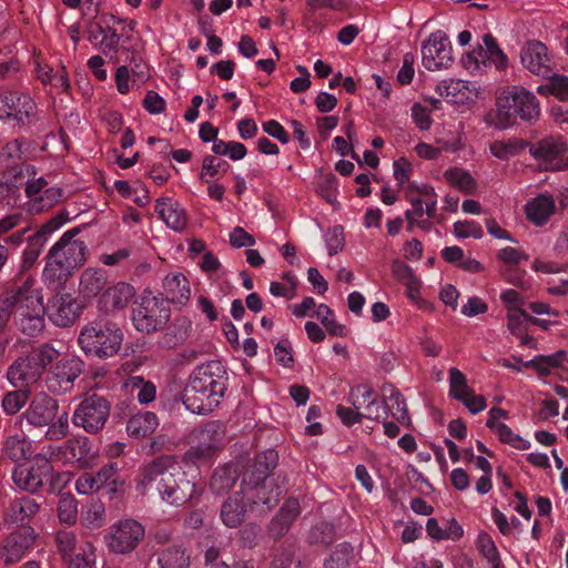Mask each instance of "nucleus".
Listing matches in <instances>:
<instances>
[{"label":"nucleus","mask_w":568,"mask_h":568,"mask_svg":"<svg viewBox=\"0 0 568 568\" xmlns=\"http://www.w3.org/2000/svg\"><path fill=\"white\" fill-rule=\"evenodd\" d=\"M500 275L505 282L519 288H528L529 283L526 281V271L518 265L504 266L500 270Z\"/></svg>","instance_id":"864d4df0"},{"label":"nucleus","mask_w":568,"mask_h":568,"mask_svg":"<svg viewBox=\"0 0 568 568\" xmlns=\"http://www.w3.org/2000/svg\"><path fill=\"white\" fill-rule=\"evenodd\" d=\"M84 363L75 356H60L48 365L43 374L47 389L53 394H64L73 389L74 382L84 371Z\"/></svg>","instance_id":"1a4fd4ad"},{"label":"nucleus","mask_w":568,"mask_h":568,"mask_svg":"<svg viewBox=\"0 0 568 568\" xmlns=\"http://www.w3.org/2000/svg\"><path fill=\"white\" fill-rule=\"evenodd\" d=\"M316 318L332 336L344 337L347 334L345 325L337 323L333 317V311L325 304H321L315 312Z\"/></svg>","instance_id":"c03bdc74"},{"label":"nucleus","mask_w":568,"mask_h":568,"mask_svg":"<svg viewBox=\"0 0 568 568\" xmlns=\"http://www.w3.org/2000/svg\"><path fill=\"white\" fill-rule=\"evenodd\" d=\"M79 232V227L64 232L49 251L52 254V257L63 261L75 270L85 263L88 254L85 243L74 239Z\"/></svg>","instance_id":"a211bd4d"},{"label":"nucleus","mask_w":568,"mask_h":568,"mask_svg":"<svg viewBox=\"0 0 568 568\" xmlns=\"http://www.w3.org/2000/svg\"><path fill=\"white\" fill-rule=\"evenodd\" d=\"M385 408H386V410H389L393 418L397 423L402 424L403 426L404 425L412 426L410 419H409V416L407 413V406H406L403 395H399L398 399L394 398L393 403L385 404Z\"/></svg>","instance_id":"052dcab7"},{"label":"nucleus","mask_w":568,"mask_h":568,"mask_svg":"<svg viewBox=\"0 0 568 568\" xmlns=\"http://www.w3.org/2000/svg\"><path fill=\"white\" fill-rule=\"evenodd\" d=\"M34 284L36 280L29 275L9 288V294L14 295L13 323L20 332L31 337L43 331L47 314L42 296Z\"/></svg>","instance_id":"7ed1b4c3"},{"label":"nucleus","mask_w":568,"mask_h":568,"mask_svg":"<svg viewBox=\"0 0 568 568\" xmlns=\"http://www.w3.org/2000/svg\"><path fill=\"white\" fill-rule=\"evenodd\" d=\"M277 462V452L267 449L260 453L253 465L244 473L241 494L244 495L250 510H256L260 514L267 513L277 505L281 497L286 493V489L275 484L273 479L267 480Z\"/></svg>","instance_id":"f257e3e1"},{"label":"nucleus","mask_w":568,"mask_h":568,"mask_svg":"<svg viewBox=\"0 0 568 568\" xmlns=\"http://www.w3.org/2000/svg\"><path fill=\"white\" fill-rule=\"evenodd\" d=\"M24 139H14L7 142L0 151V165L2 169L12 168V165H22V145Z\"/></svg>","instance_id":"ea45409f"},{"label":"nucleus","mask_w":568,"mask_h":568,"mask_svg":"<svg viewBox=\"0 0 568 568\" xmlns=\"http://www.w3.org/2000/svg\"><path fill=\"white\" fill-rule=\"evenodd\" d=\"M45 448L52 460L72 464L78 468L89 467L97 457V450H93L85 436H75L62 444L51 443Z\"/></svg>","instance_id":"9d476101"},{"label":"nucleus","mask_w":568,"mask_h":568,"mask_svg":"<svg viewBox=\"0 0 568 568\" xmlns=\"http://www.w3.org/2000/svg\"><path fill=\"white\" fill-rule=\"evenodd\" d=\"M239 476L240 470L236 465L225 464L214 470L210 481V489L216 495H223L233 487Z\"/></svg>","instance_id":"72a5a7b5"},{"label":"nucleus","mask_w":568,"mask_h":568,"mask_svg":"<svg viewBox=\"0 0 568 568\" xmlns=\"http://www.w3.org/2000/svg\"><path fill=\"white\" fill-rule=\"evenodd\" d=\"M446 181L464 193H471L476 187L475 179L465 170L450 168L444 174Z\"/></svg>","instance_id":"79ce46f5"},{"label":"nucleus","mask_w":568,"mask_h":568,"mask_svg":"<svg viewBox=\"0 0 568 568\" xmlns=\"http://www.w3.org/2000/svg\"><path fill=\"white\" fill-rule=\"evenodd\" d=\"M7 123L12 126H24L31 122L37 105L31 97L19 91L6 92Z\"/></svg>","instance_id":"412c9836"},{"label":"nucleus","mask_w":568,"mask_h":568,"mask_svg":"<svg viewBox=\"0 0 568 568\" xmlns=\"http://www.w3.org/2000/svg\"><path fill=\"white\" fill-rule=\"evenodd\" d=\"M351 395L353 405L357 410L364 409L367 404L377 400L375 392L367 385H357L352 389Z\"/></svg>","instance_id":"13d9d810"},{"label":"nucleus","mask_w":568,"mask_h":568,"mask_svg":"<svg viewBox=\"0 0 568 568\" xmlns=\"http://www.w3.org/2000/svg\"><path fill=\"white\" fill-rule=\"evenodd\" d=\"M29 397V390L19 389L8 393L3 400L2 407L8 414H16L27 403Z\"/></svg>","instance_id":"5fc2aeb1"},{"label":"nucleus","mask_w":568,"mask_h":568,"mask_svg":"<svg viewBox=\"0 0 568 568\" xmlns=\"http://www.w3.org/2000/svg\"><path fill=\"white\" fill-rule=\"evenodd\" d=\"M102 22L105 24V33L99 43V48L103 53L112 52L116 54L119 52L120 42L124 38V33H119L111 23H124V20L111 14L103 17Z\"/></svg>","instance_id":"f704fd0d"},{"label":"nucleus","mask_w":568,"mask_h":568,"mask_svg":"<svg viewBox=\"0 0 568 568\" xmlns=\"http://www.w3.org/2000/svg\"><path fill=\"white\" fill-rule=\"evenodd\" d=\"M337 417L345 425H353L362 422V417L379 422L383 416H387V410L382 402L375 400L373 404H367L363 412H355L351 407L337 405L335 410Z\"/></svg>","instance_id":"c756f323"},{"label":"nucleus","mask_w":568,"mask_h":568,"mask_svg":"<svg viewBox=\"0 0 568 568\" xmlns=\"http://www.w3.org/2000/svg\"><path fill=\"white\" fill-rule=\"evenodd\" d=\"M521 62L531 73L540 77H549L552 71L547 47L539 41L528 43L521 51Z\"/></svg>","instance_id":"b1692460"},{"label":"nucleus","mask_w":568,"mask_h":568,"mask_svg":"<svg viewBox=\"0 0 568 568\" xmlns=\"http://www.w3.org/2000/svg\"><path fill=\"white\" fill-rule=\"evenodd\" d=\"M499 440L515 449L526 450L530 448V442L513 432L511 428H495Z\"/></svg>","instance_id":"4d7b16f0"},{"label":"nucleus","mask_w":568,"mask_h":568,"mask_svg":"<svg viewBox=\"0 0 568 568\" xmlns=\"http://www.w3.org/2000/svg\"><path fill=\"white\" fill-rule=\"evenodd\" d=\"M59 356L60 351L51 343L34 346L9 366L7 378L14 387L29 388L41 379L48 365L54 363Z\"/></svg>","instance_id":"20e7f679"},{"label":"nucleus","mask_w":568,"mask_h":568,"mask_svg":"<svg viewBox=\"0 0 568 568\" xmlns=\"http://www.w3.org/2000/svg\"><path fill=\"white\" fill-rule=\"evenodd\" d=\"M75 268L59 258L52 257L49 252L43 268L42 278L45 285L55 292L64 288L68 280L73 275Z\"/></svg>","instance_id":"bb28decb"},{"label":"nucleus","mask_w":568,"mask_h":568,"mask_svg":"<svg viewBox=\"0 0 568 568\" xmlns=\"http://www.w3.org/2000/svg\"><path fill=\"white\" fill-rule=\"evenodd\" d=\"M47 315L49 320L59 327L72 325L82 312V303L70 293H60V291L49 300Z\"/></svg>","instance_id":"f3484780"},{"label":"nucleus","mask_w":568,"mask_h":568,"mask_svg":"<svg viewBox=\"0 0 568 568\" xmlns=\"http://www.w3.org/2000/svg\"><path fill=\"white\" fill-rule=\"evenodd\" d=\"M62 196V190L60 187L51 186L45 187L38 200L33 202H26L27 209L32 214L41 213L52 207Z\"/></svg>","instance_id":"a19ab883"},{"label":"nucleus","mask_w":568,"mask_h":568,"mask_svg":"<svg viewBox=\"0 0 568 568\" xmlns=\"http://www.w3.org/2000/svg\"><path fill=\"white\" fill-rule=\"evenodd\" d=\"M40 511V504L29 497L14 498L2 510V520L7 526H33V520Z\"/></svg>","instance_id":"aec40b11"},{"label":"nucleus","mask_w":568,"mask_h":568,"mask_svg":"<svg viewBox=\"0 0 568 568\" xmlns=\"http://www.w3.org/2000/svg\"><path fill=\"white\" fill-rule=\"evenodd\" d=\"M135 290L132 285L121 282L109 287L103 294L105 304H111L113 308H124L134 296Z\"/></svg>","instance_id":"e433bc0d"},{"label":"nucleus","mask_w":568,"mask_h":568,"mask_svg":"<svg viewBox=\"0 0 568 568\" xmlns=\"http://www.w3.org/2000/svg\"><path fill=\"white\" fill-rule=\"evenodd\" d=\"M156 561L160 568H187L190 557L185 555L184 549L173 546L159 551Z\"/></svg>","instance_id":"4c0bfd02"},{"label":"nucleus","mask_w":568,"mask_h":568,"mask_svg":"<svg viewBox=\"0 0 568 568\" xmlns=\"http://www.w3.org/2000/svg\"><path fill=\"white\" fill-rule=\"evenodd\" d=\"M105 276L102 270L87 268L80 278V288L87 296H95L105 285Z\"/></svg>","instance_id":"58836bf2"},{"label":"nucleus","mask_w":568,"mask_h":568,"mask_svg":"<svg viewBox=\"0 0 568 568\" xmlns=\"http://www.w3.org/2000/svg\"><path fill=\"white\" fill-rule=\"evenodd\" d=\"M422 63L429 71L448 68L453 62L452 45L443 31L433 32L422 44Z\"/></svg>","instance_id":"dca6fc26"},{"label":"nucleus","mask_w":568,"mask_h":568,"mask_svg":"<svg viewBox=\"0 0 568 568\" xmlns=\"http://www.w3.org/2000/svg\"><path fill=\"white\" fill-rule=\"evenodd\" d=\"M529 153L545 171L568 170V144L561 138H545L529 143Z\"/></svg>","instance_id":"f8f14e48"},{"label":"nucleus","mask_w":568,"mask_h":568,"mask_svg":"<svg viewBox=\"0 0 568 568\" xmlns=\"http://www.w3.org/2000/svg\"><path fill=\"white\" fill-rule=\"evenodd\" d=\"M122 463L118 460L109 462L101 467L97 473H92L94 481H97L98 489L106 488L110 493H115L119 487L124 485V479L120 476Z\"/></svg>","instance_id":"473e14b6"},{"label":"nucleus","mask_w":568,"mask_h":568,"mask_svg":"<svg viewBox=\"0 0 568 568\" xmlns=\"http://www.w3.org/2000/svg\"><path fill=\"white\" fill-rule=\"evenodd\" d=\"M67 221L68 217L63 212H61L51 217L40 227V230L28 237L27 247L22 254L24 267H31L37 262L50 235L60 229Z\"/></svg>","instance_id":"6ab92c4d"},{"label":"nucleus","mask_w":568,"mask_h":568,"mask_svg":"<svg viewBox=\"0 0 568 568\" xmlns=\"http://www.w3.org/2000/svg\"><path fill=\"white\" fill-rule=\"evenodd\" d=\"M166 102L155 91L150 90L143 99V108L151 114H160L165 110Z\"/></svg>","instance_id":"338daca9"},{"label":"nucleus","mask_w":568,"mask_h":568,"mask_svg":"<svg viewBox=\"0 0 568 568\" xmlns=\"http://www.w3.org/2000/svg\"><path fill=\"white\" fill-rule=\"evenodd\" d=\"M38 534L33 526L14 528L3 539L0 547V560L4 565H12L23 559L33 548Z\"/></svg>","instance_id":"4468645a"},{"label":"nucleus","mask_w":568,"mask_h":568,"mask_svg":"<svg viewBox=\"0 0 568 568\" xmlns=\"http://www.w3.org/2000/svg\"><path fill=\"white\" fill-rule=\"evenodd\" d=\"M554 97L560 101L568 102V77L551 71Z\"/></svg>","instance_id":"774afa93"},{"label":"nucleus","mask_w":568,"mask_h":568,"mask_svg":"<svg viewBox=\"0 0 568 568\" xmlns=\"http://www.w3.org/2000/svg\"><path fill=\"white\" fill-rule=\"evenodd\" d=\"M230 168L231 165L227 161L217 159L214 155H206L202 162L201 180L207 183L209 179H219L221 175L225 174Z\"/></svg>","instance_id":"37998d69"},{"label":"nucleus","mask_w":568,"mask_h":568,"mask_svg":"<svg viewBox=\"0 0 568 568\" xmlns=\"http://www.w3.org/2000/svg\"><path fill=\"white\" fill-rule=\"evenodd\" d=\"M317 191L329 204L337 202L338 180L334 174L324 175L317 185Z\"/></svg>","instance_id":"3c124183"},{"label":"nucleus","mask_w":568,"mask_h":568,"mask_svg":"<svg viewBox=\"0 0 568 568\" xmlns=\"http://www.w3.org/2000/svg\"><path fill=\"white\" fill-rule=\"evenodd\" d=\"M52 459L50 458L45 446L42 453L38 454L30 463L18 465L12 471L14 484L29 493H36L47 483L51 489L55 488V480L60 479V475H54Z\"/></svg>","instance_id":"6e6552de"},{"label":"nucleus","mask_w":568,"mask_h":568,"mask_svg":"<svg viewBox=\"0 0 568 568\" xmlns=\"http://www.w3.org/2000/svg\"><path fill=\"white\" fill-rule=\"evenodd\" d=\"M0 179L7 182L9 186L21 191V187L24 184L22 165H12V168L3 169Z\"/></svg>","instance_id":"69168bd1"},{"label":"nucleus","mask_w":568,"mask_h":568,"mask_svg":"<svg viewBox=\"0 0 568 568\" xmlns=\"http://www.w3.org/2000/svg\"><path fill=\"white\" fill-rule=\"evenodd\" d=\"M326 247L329 255H335L344 247V229L342 225H335L325 234Z\"/></svg>","instance_id":"bf43d9fd"},{"label":"nucleus","mask_w":568,"mask_h":568,"mask_svg":"<svg viewBox=\"0 0 568 568\" xmlns=\"http://www.w3.org/2000/svg\"><path fill=\"white\" fill-rule=\"evenodd\" d=\"M162 297L170 304L184 306L191 296L190 283L182 273H169L162 283Z\"/></svg>","instance_id":"393cba45"},{"label":"nucleus","mask_w":568,"mask_h":568,"mask_svg":"<svg viewBox=\"0 0 568 568\" xmlns=\"http://www.w3.org/2000/svg\"><path fill=\"white\" fill-rule=\"evenodd\" d=\"M410 191H416L420 195L425 213L429 219H437V194L432 186L423 185L418 186L415 183L409 184Z\"/></svg>","instance_id":"de8ad7c7"},{"label":"nucleus","mask_w":568,"mask_h":568,"mask_svg":"<svg viewBox=\"0 0 568 568\" xmlns=\"http://www.w3.org/2000/svg\"><path fill=\"white\" fill-rule=\"evenodd\" d=\"M477 546L480 554L493 564L495 567H498L500 564L499 552L497 547L490 536L486 532L479 534L477 538Z\"/></svg>","instance_id":"603ef678"},{"label":"nucleus","mask_w":568,"mask_h":568,"mask_svg":"<svg viewBox=\"0 0 568 568\" xmlns=\"http://www.w3.org/2000/svg\"><path fill=\"white\" fill-rule=\"evenodd\" d=\"M109 410V403L103 397L85 398L73 414V426H103Z\"/></svg>","instance_id":"4be33fe9"},{"label":"nucleus","mask_w":568,"mask_h":568,"mask_svg":"<svg viewBox=\"0 0 568 568\" xmlns=\"http://www.w3.org/2000/svg\"><path fill=\"white\" fill-rule=\"evenodd\" d=\"M300 513L301 506L298 500L296 498H288L281 507L276 517L281 518L283 523L291 527L294 520L298 517Z\"/></svg>","instance_id":"e2e57ef3"},{"label":"nucleus","mask_w":568,"mask_h":568,"mask_svg":"<svg viewBox=\"0 0 568 568\" xmlns=\"http://www.w3.org/2000/svg\"><path fill=\"white\" fill-rule=\"evenodd\" d=\"M55 545L58 551L61 554L63 561L74 557L77 549V538L72 531L59 530L55 534Z\"/></svg>","instance_id":"8fccbe9b"},{"label":"nucleus","mask_w":568,"mask_h":568,"mask_svg":"<svg viewBox=\"0 0 568 568\" xmlns=\"http://www.w3.org/2000/svg\"><path fill=\"white\" fill-rule=\"evenodd\" d=\"M168 480L159 495L163 501L170 505L182 506L197 499L202 493V489L197 488L193 479L189 478L179 465Z\"/></svg>","instance_id":"2eb2a0df"},{"label":"nucleus","mask_w":568,"mask_h":568,"mask_svg":"<svg viewBox=\"0 0 568 568\" xmlns=\"http://www.w3.org/2000/svg\"><path fill=\"white\" fill-rule=\"evenodd\" d=\"M57 414V400L40 393L32 399L27 417L31 426H49L55 419Z\"/></svg>","instance_id":"a878e982"},{"label":"nucleus","mask_w":568,"mask_h":568,"mask_svg":"<svg viewBox=\"0 0 568 568\" xmlns=\"http://www.w3.org/2000/svg\"><path fill=\"white\" fill-rule=\"evenodd\" d=\"M123 333L119 325L108 320H99L85 325L78 337V344L88 356L108 358L121 347Z\"/></svg>","instance_id":"39448f33"},{"label":"nucleus","mask_w":568,"mask_h":568,"mask_svg":"<svg viewBox=\"0 0 568 568\" xmlns=\"http://www.w3.org/2000/svg\"><path fill=\"white\" fill-rule=\"evenodd\" d=\"M539 115V100L523 87H514L497 99V126L499 129L511 126L518 119L532 123Z\"/></svg>","instance_id":"423d86ee"},{"label":"nucleus","mask_w":568,"mask_h":568,"mask_svg":"<svg viewBox=\"0 0 568 568\" xmlns=\"http://www.w3.org/2000/svg\"><path fill=\"white\" fill-rule=\"evenodd\" d=\"M334 540V527L328 523H320L312 529L310 534L311 544H321L328 546Z\"/></svg>","instance_id":"6e6d98bb"},{"label":"nucleus","mask_w":568,"mask_h":568,"mask_svg":"<svg viewBox=\"0 0 568 568\" xmlns=\"http://www.w3.org/2000/svg\"><path fill=\"white\" fill-rule=\"evenodd\" d=\"M132 438H141L140 449L145 454H155L163 449H170L174 443L171 438L158 432V428H126Z\"/></svg>","instance_id":"cd10ccee"},{"label":"nucleus","mask_w":568,"mask_h":568,"mask_svg":"<svg viewBox=\"0 0 568 568\" xmlns=\"http://www.w3.org/2000/svg\"><path fill=\"white\" fill-rule=\"evenodd\" d=\"M155 212L161 220L174 231H182L186 226V213L181 204L172 197L158 199L155 202Z\"/></svg>","instance_id":"c85d7f7f"},{"label":"nucleus","mask_w":568,"mask_h":568,"mask_svg":"<svg viewBox=\"0 0 568 568\" xmlns=\"http://www.w3.org/2000/svg\"><path fill=\"white\" fill-rule=\"evenodd\" d=\"M171 317V308L162 294L144 291L135 297L131 311L132 324L136 331L151 334L165 327Z\"/></svg>","instance_id":"0eeeda50"},{"label":"nucleus","mask_w":568,"mask_h":568,"mask_svg":"<svg viewBox=\"0 0 568 568\" xmlns=\"http://www.w3.org/2000/svg\"><path fill=\"white\" fill-rule=\"evenodd\" d=\"M555 200L550 194H539L526 204L527 217L536 225H544L555 213Z\"/></svg>","instance_id":"2f4dec72"},{"label":"nucleus","mask_w":568,"mask_h":568,"mask_svg":"<svg viewBox=\"0 0 568 568\" xmlns=\"http://www.w3.org/2000/svg\"><path fill=\"white\" fill-rule=\"evenodd\" d=\"M58 517L62 524L73 525L78 518V503L70 493L61 494L58 504Z\"/></svg>","instance_id":"a18cd8bd"},{"label":"nucleus","mask_w":568,"mask_h":568,"mask_svg":"<svg viewBox=\"0 0 568 568\" xmlns=\"http://www.w3.org/2000/svg\"><path fill=\"white\" fill-rule=\"evenodd\" d=\"M178 463L172 456L162 455L154 458L152 462L144 464L139 469L136 479V490L145 495L152 488L160 494L162 488L166 485L168 477L174 474Z\"/></svg>","instance_id":"ddd939ff"},{"label":"nucleus","mask_w":568,"mask_h":568,"mask_svg":"<svg viewBox=\"0 0 568 568\" xmlns=\"http://www.w3.org/2000/svg\"><path fill=\"white\" fill-rule=\"evenodd\" d=\"M227 373L220 361H210L194 368L185 386L183 403L195 414L211 413L227 389Z\"/></svg>","instance_id":"f03ea898"},{"label":"nucleus","mask_w":568,"mask_h":568,"mask_svg":"<svg viewBox=\"0 0 568 568\" xmlns=\"http://www.w3.org/2000/svg\"><path fill=\"white\" fill-rule=\"evenodd\" d=\"M485 44V52L489 59V63L494 64L497 70H504L507 67L508 59L503 50L499 48L497 40L490 33L483 37Z\"/></svg>","instance_id":"49530a36"},{"label":"nucleus","mask_w":568,"mask_h":568,"mask_svg":"<svg viewBox=\"0 0 568 568\" xmlns=\"http://www.w3.org/2000/svg\"><path fill=\"white\" fill-rule=\"evenodd\" d=\"M3 450L10 459L18 462L31 455L32 445L23 433H17L8 436Z\"/></svg>","instance_id":"c9c22d12"},{"label":"nucleus","mask_w":568,"mask_h":568,"mask_svg":"<svg viewBox=\"0 0 568 568\" xmlns=\"http://www.w3.org/2000/svg\"><path fill=\"white\" fill-rule=\"evenodd\" d=\"M449 394L462 402L471 414H477L486 406L483 396H477L468 387L466 376L457 368L449 371Z\"/></svg>","instance_id":"5701e85b"},{"label":"nucleus","mask_w":568,"mask_h":568,"mask_svg":"<svg viewBox=\"0 0 568 568\" xmlns=\"http://www.w3.org/2000/svg\"><path fill=\"white\" fill-rule=\"evenodd\" d=\"M128 426H153L158 425L156 415L149 410L132 408L129 412Z\"/></svg>","instance_id":"0e129e2a"},{"label":"nucleus","mask_w":568,"mask_h":568,"mask_svg":"<svg viewBox=\"0 0 568 568\" xmlns=\"http://www.w3.org/2000/svg\"><path fill=\"white\" fill-rule=\"evenodd\" d=\"M145 535L144 527L134 519H123L113 524L104 539L110 551L119 555L131 554Z\"/></svg>","instance_id":"9b49d317"},{"label":"nucleus","mask_w":568,"mask_h":568,"mask_svg":"<svg viewBox=\"0 0 568 568\" xmlns=\"http://www.w3.org/2000/svg\"><path fill=\"white\" fill-rule=\"evenodd\" d=\"M353 555V547L348 542L338 544L325 561L324 568H347Z\"/></svg>","instance_id":"09e8293b"},{"label":"nucleus","mask_w":568,"mask_h":568,"mask_svg":"<svg viewBox=\"0 0 568 568\" xmlns=\"http://www.w3.org/2000/svg\"><path fill=\"white\" fill-rule=\"evenodd\" d=\"M466 82L463 80L448 79L443 80L436 87V93L442 98H456L464 89H466Z\"/></svg>","instance_id":"680f3d73"},{"label":"nucleus","mask_w":568,"mask_h":568,"mask_svg":"<svg viewBox=\"0 0 568 568\" xmlns=\"http://www.w3.org/2000/svg\"><path fill=\"white\" fill-rule=\"evenodd\" d=\"M247 510H250L248 504L244 495L239 493L224 501L221 508V519L225 526L235 528L242 524Z\"/></svg>","instance_id":"7c9ffc66"}]
</instances>
